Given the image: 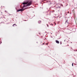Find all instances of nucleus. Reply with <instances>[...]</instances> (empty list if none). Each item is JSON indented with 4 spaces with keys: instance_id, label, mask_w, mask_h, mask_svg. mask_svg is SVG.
Listing matches in <instances>:
<instances>
[{
    "instance_id": "nucleus-2",
    "label": "nucleus",
    "mask_w": 77,
    "mask_h": 77,
    "mask_svg": "<svg viewBox=\"0 0 77 77\" xmlns=\"http://www.w3.org/2000/svg\"><path fill=\"white\" fill-rule=\"evenodd\" d=\"M56 42L57 43V44H59V42L57 40H56Z\"/></svg>"
},
{
    "instance_id": "nucleus-15",
    "label": "nucleus",
    "mask_w": 77,
    "mask_h": 77,
    "mask_svg": "<svg viewBox=\"0 0 77 77\" xmlns=\"http://www.w3.org/2000/svg\"><path fill=\"white\" fill-rule=\"evenodd\" d=\"M68 13H69V12H68Z\"/></svg>"
},
{
    "instance_id": "nucleus-9",
    "label": "nucleus",
    "mask_w": 77,
    "mask_h": 77,
    "mask_svg": "<svg viewBox=\"0 0 77 77\" xmlns=\"http://www.w3.org/2000/svg\"><path fill=\"white\" fill-rule=\"evenodd\" d=\"M66 23H67V20L66 21Z\"/></svg>"
},
{
    "instance_id": "nucleus-4",
    "label": "nucleus",
    "mask_w": 77,
    "mask_h": 77,
    "mask_svg": "<svg viewBox=\"0 0 77 77\" xmlns=\"http://www.w3.org/2000/svg\"><path fill=\"white\" fill-rule=\"evenodd\" d=\"M38 23H39V24H40V23H41V21H38Z\"/></svg>"
},
{
    "instance_id": "nucleus-12",
    "label": "nucleus",
    "mask_w": 77,
    "mask_h": 77,
    "mask_svg": "<svg viewBox=\"0 0 77 77\" xmlns=\"http://www.w3.org/2000/svg\"><path fill=\"white\" fill-rule=\"evenodd\" d=\"M43 45H44V43H43Z\"/></svg>"
},
{
    "instance_id": "nucleus-11",
    "label": "nucleus",
    "mask_w": 77,
    "mask_h": 77,
    "mask_svg": "<svg viewBox=\"0 0 77 77\" xmlns=\"http://www.w3.org/2000/svg\"><path fill=\"white\" fill-rule=\"evenodd\" d=\"M5 11V12H6V11Z\"/></svg>"
},
{
    "instance_id": "nucleus-3",
    "label": "nucleus",
    "mask_w": 77,
    "mask_h": 77,
    "mask_svg": "<svg viewBox=\"0 0 77 77\" xmlns=\"http://www.w3.org/2000/svg\"><path fill=\"white\" fill-rule=\"evenodd\" d=\"M15 26H17V25H16V24H14L13 25V27H15Z\"/></svg>"
},
{
    "instance_id": "nucleus-13",
    "label": "nucleus",
    "mask_w": 77,
    "mask_h": 77,
    "mask_svg": "<svg viewBox=\"0 0 77 77\" xmlns=\"http://www.w3.org/2000/svg\"><path fill=\"white\" fill-rule=\"evenodd\" d=\"M47 45H48V43L46 44Z\"/></svg>"
},
{
    "instance_id": "nucleus-10",
    "label": "nucleus",
    "mask_w": 77,
    "mask_h": 77,
    "mask_svg": "<svg viewBox=\"0 0 77 77\" xmlns=\"http://www.w3.org/2000/svg\"><path fill=\"white\" fill-rule=\"evenodd\" d=\"M39 34H40V35H41V33H39Z\"/></svg>"
},
{
    "instance_id": "nucleus-5",
    "label": "nucleus",
    "mask_w": 77,
    "mask_h": 77,
    "mask_svg": "<svg viewBox=\"0 0 77 77\" xmlns=\"http://www.w3.org/2000/svg\"><path fill=\"white\" fill-rule=\"evenodd\" d=\"M75 65H76V66H75L76 68H77V64H76Z\"/></svg>"
},
{
    "instance_id": "nucleus-1",
    "label": "nucleus",
    "mask_w": 77,
    "mask_h": 77,
    "mask_svg": "<svg viewBox=\"0 0 77 77\" xmlns=\"http://www.w3.org/2000/svg\"><path fill=\"white\" fill-rule=\"evenodd\" d=\"M32 1H28L26 2H23V6H22L23 5H22L20 6L21 8H22L21 9H20L17 10V12H20V11H24L25 9H26V8H25L23 9L24 8L26 7V6H29L32 5Z\"/></svg>"
},
{
    "instance_id": "nucleus-7",
    "label": "nucleus",
    "mask_w": 77,
    "mask_h": 77,
    "mask_svg": "<svg viewBox=\"0 0 77 77\" xmlns=\"http://www.w3.org/2000/svg\"><path fill=\"white\" fill-rule=\"evenodd\" d=\"M47 26L48 27V24H47Z\"/></svg>"
},
{
    "instance_id": "nucleus-14",
    "label": "nucleus",
    "mask_w": 77,
    "mask_h": 77,
    "mask_svg": "<svg viewBox=\"0 0 77 77\" xmlns=\"http://www.w3.org/2000/svg\"><path fill=\"white\" fill-rule=\"evenodd\" d=\"M24 21H27V20H24Z\"/></svg>"
},
{
    "instance_id": "nucleus-16",
    "label": "nucleus",
    "mask_w": 77,
    "mask_h": 77,
    "mask_svg": "<svg viewBox=\"0 0 77 77\" xmlns=\"http://www.w3.org/2000/svg\"><path fill=\"white\" fill-rule=\"evenodd\" d=\"M68 13H69V12H68Z\"/></svg>"
},
{
    "instance_id": "nucleus-17",
    "label": "nucleus",
    "mask_w": 77,
    "mask_h": 77,
    "mask_svg": "<svg viewBox=\"0 0 77 77\" xmlns=\"http://www.w3.org/2000/svg\"><path fill=\"white\" fill-rule=\"evenodd\" d=\"M64 41H65V40H64Z\"/></svg>"
},
{
    "instance_id": "nucleus-6",
    "label": "nucleus",
    "mask_w": 77,
    "mask_h": 77,
    "mask_svg": "<svg viewBox=\"0 0 77 77\" xmlns=\"http://www.w3.org/2000/svg\"><path fill=\"white\" fill-rule=\"evenodd\" d=\"M54 12V11H51V12Z\"/></svg>"
},
{
    "instance_id": "nucleus-8",
    "label": "nucleus",
    "mask_w": 77,
    "mask_h": 77,
    "mask_svg": "<svg viewBox=\"0 0 77 77\" xmlns=\"http://www.w3.org/2000/svg\"><path fill=\"white\" fill-rule=\"evenodd\" d=\"M73 63H72V66H73Z\"/></svg>"
}]
</instances>
